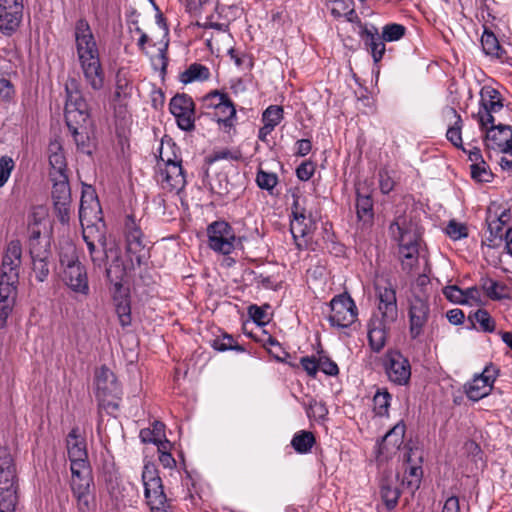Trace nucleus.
<instances>
[{"label":"nucleus","mask_w":512,"mask_h":512,"mask_svg":"<svg viewBox=\"0 0 512 512\" xmlns=\"http://www.w3.org/2000/svg\"><path fill=\"white\" fill-rule=\"evenodd\" d=\"M65 121L77 150L92 155L96 143L93 137L89 106L82 95L80 83L70 78L65 84Z\"/></svg>","instance_id":"f257e3e1"},{"label":"nucleus","mask_w":512,"mask_h":512,"mask_svg":"<svg viewBox=\"0 0 512 512\" xmlns=\"http://www.w3.org/2000/svg\"><path fill=\"white\" fill-rule=\"evenodd\" d=\"M75 41L85 81L93 90H101L104 87V71L90 25L84 18L76 22Z\"/></svg>","instance_id":"f03ea898"},{"label":"nucleus","mask_w":512,"mask_h":512,"mask_svg":"<svg viewBox=\"0 0 512 512\" xmlns=\"http://www.w3.org/2000/svg\"><path fill=\"white\" fill-rule=\"evenodd\" d=\"M389 234L398 243L402 269L410 273L419 261L420 233L417 225L400 215L390 224Z\"/></svg>","instance_id":"7ed1b4c3"},{"label":"nucleus","mask_w":512,"mask_h":512,"mask_svg":"<svg viewBox=\"0 0 512 512\" xmlns=\"http://www.w3.org/2000/svg\"><path fill=\"white\" fill-rule=\"evenodd\" d=\"M18 479L14 459L7 446H0V511H14L18 501Z\"/></svg>","instance_id":"20e7f679"},{"label":"nucleus","mask_w":512,"mask_h":512,"mask_svg":"<svg viewBox=\"0 0 512 512\" xmlns=\"http://www.w3.org/2000/svg\"><path fill=\"white\" fill-rule=\"evenodd\" d=\"M126 257L132 268L147 264L150 258V245L133 216L125 221Z\"/></svg>","instance_id":"39448f33"},{"label":"nucleus","mask_w":512,"mask_h":512,"mask_svg":"<svg viewBox=\"0 0 512 512\" xmlns=\"http://www.w3.org/2000/svg\"><path fill=\"white\" fill-rule=\"evenodd\" d=\"M69 460L71 462V488L73 494L78 500L80 509H87L89 507L90 485L92 483L91 469L88 458Z\"/></svg>","instance_id":"423d86ee"},{"label":"nucleus","mask_w":512,"mask_h":512,"mask_svg":"<svg viewBox=\"0 0 512 512\" xmlns=\"http://www.w3.org/2000/svg\"><path fill=\"white\" fill-rule=\"evenodd\" d=\"M209 247L223 255L230 254L236 247L240 238H236L231 225L226 221H215L207 227Z\"/></svg>","instance_id":"0eeeda50"},{"label":"nucleus","mask_w":512,"mask_h":512,"mask_svg":"<svg viewBox=\"0 0 512 512\" xmlns=\"http://www.w3.org/2000/svg\"><path fill=\"white\" fill-rule=\"evenodd\" d=\"M330 310L328 320L334 327L347 328L357 320L356 304L347 293L334 296L330 301Z\"/></svg>","instance_id":"6e6552de"},{"label":"nucleus","mask_w":512,"mask_h":512,"mask_svg":"<svg viewBox=\"0 0 512 512\" xmlns=\"http://www.w3.org/2000/svg\"><path fill=\"white\" fill-rule=\"evenodd\" d=\"M53 182L52 200L54 211L62 224H68L71 212V190L67 174H55L50 178Z\"/></svg>","instance_id":"1a4fd4ad"},{"label":"nucleus","mask_w":512,"mask_h":512,"mask_svg":"<svg viewBox=\"0 0 512 512\" xmlns=\"http://www.w3.org/2000/svg\"><path fill=\"white\" fill-rule=\"evenodd\" d=\"M142 482L144 485V495L147 504L151 507L165 505L170 502L164 492L162 479L153 463H147L143 467Z\"/></svg>","instance_id":"9d476101"},{"label":"nucleus","mask_w":512,"mask_h":512,"mask_svg":"<svg viewBox=\"0 0 512 512\" xmlns=\"http://www.w3.org/2000/svg\"><path fill=\"white\" fill-rule=\"evenodd\" d=\"M409 335L411 339H418L424 333V328L430 317L428 300L421 295L414 294L409 300Z\"/></svg>","instance_id":"9b49d317"},{"label":"nucleus","mask_w":512,"mask_h":512,"mask_svg":"<svg viewBox=\"0 0 512 512\" xmlns=\"http://www.w3.org/2000/svg\"><path fill=\"white\" fill-rule=\"evenodd\" d=\"M480 96V108L473 117L478 121L480 128H486L495 122L493 114L502 110L503 102L500 92L492 87H483Z\"/></svg>","instance_id":"f8f14e48"},{"label":"nucleus","mask_w":512,"mask_h":512,"mask_svg":"<svg viewBox=\"0 0 512 512\" xmlns=\"http://www.w3.org/2000/svg\"><path fill=\"white\" fill-rule=\"evenodd\" d=\"M498 373V369L490 364L484 368L482 373L476 374L473 379L464 386L468 399L477 402L488 396L493 388Z\"/></svg>","instance_id":"ddd939ff"},{"label":"nucleus","mask_w":512,"mask_h":512,"mask_svg":"<svg viewBox=\"0 0 512 512\" xmlns=\"http://www.w3.org/2000/svg\"><path fill=\"white\" fill-rule=\"evenodd\" d=\"M383 365L388 379L397 384L405 385L411 377V366L407 358L399 351L389 350L384 356Z\"/></svg>","instance_id":"4468645a"},{"label":"nucleus","mask_w":512,"mask_h":512,"mask_svg":"<svg viewBox=\"0 0 512 512\" xmlns=\"http://www.w3.org/2000/svg\"><path fill=\"white\" fill-rule=\"evenodd\" d=\"M79 220L84 227L88 226V229L92 230V226L97 223H101L102 226V209L98 197L91 186H87L83 189L80 207H79Z\"/></svg>","instance_id":"2eb2a0df"},{"label":"nucleus","mask_w":512,"mask_h":512,"mask_svg":"<svg viewBox=\"0 0 512 512\" xmlns=\"http://www.w3.org/2000/svg\"><path fill=\"white\" fill-rule=\"evenodd\" d=\"M23 0H0V31L11 36L19 28L23 18Z\"/></svg>","instance_id":"dca6fc26"},{"label":"nucleus","mask_w":512,"mask_h":512,"mask_svg":"<svg viewBox=\"0 0 512 512\" xmlns=\"http://www.w3.org/2000/svg\"><path fill=\"white\" fill-rule=\"evenodd\" d=\"M491 127L481 128L485 132L484 142L488 150H498L512 156V129L508 125L490 124Z\"/></svg>","instance_id":"f3484780"},{"label":"nucleus","mask_w":512,"mask_h":512,"mask_svg":"<svg viewBox=\"0 0 512 512\" xmlns=\"http://www.w3.org/2000/svg\"><path fill=\"white\" fill-rule=\"evenodd\" d=\"M194 108L195 104L187 94L175 95L169 103V109L176 118L177 125L184 131L194 129Z\"/></svg>","instance_id":"a211bd4d"},{"label":"nucleus","mask_w":512,"mask_h":512,"mask_svg":"<svg viewBox=\"0 0 512 512\" xmlns=\"http://www.w3.org/2000/svg\"><path fill=\"white\" fill-rule=\"evenodd\" d=\"M165 168H160L161 183L163 188L170 191L180 192L186 185V178L182 167V160L176 156L174 158H164L160 155Z\"/></svg>","instance_id":"6ab92c4d"},{"label":"nucleus","mask_w":512,"mask_h":512,"mask_svg":"<svg viewBox=\"0 0 512 512\" xmlns=\"http://www.w3.org/2000/svg\"><path fill=\"white\" fill-rule=\"evenodd\" d=\"M22 247L19 241H11L2 258L0 281L18 283Z\"/></svg>","instance_id":"aec40b11"},{"label":"nucleus","mask_w":512,"mask_h":512,"mask_svg":"<svg viewBox=\"0 0 512 512\" xmlns=\"http://www.w3.org/2000/svg\"><path fill=\"white\" fill-rule=\"evenodd\" d=\"M358 34L365 48L370 52L374 62H379L385 53L386 46L378 28L372 24L367 25L360 23Z\"/></svg>","instance_id":"412c9836"},{"label":"nucleus","mask_w":512,"mask_h":512,"mask_svg":"<svg viewBox=\"0 0 512 512\" xmlns=\"http://www.w3.org/2000/svg\"><path fill=\"white\" fill-rule=\"evenodd\" d=\"M378 303V312L380 319L387 322H395L398 317V307L396 291L391 286L376 287Z\"/></svg>","instance_id":"4be33fe9"},{"label":"nucleus","mask_w":512,"mask_h":512,"mask_svg":"<svg viewBox=\"0 0 512 512\" xmlns=\"http://www.w3.org/2000/svg\"><path fill=\"white\" fill-rule=\"evenodd\" d=\"M392 323L380 319L378 314H373L368 323V342L372 351L379 353L384 348Z\"/></svg>","instance_id":"5701e85b"},{"label":"nucleus","mask_w":512,"mask_h":512,"mask_svg":"<svg viewBox=\"0 0 512 512\" xmlns=\"http://www.w3.org/2000/svg\"><path fill=\"white\" fill-rule=\"evenodd\" d=\"M63 281L73 292L84 296L89 294L87 271L82 263L63 270Z\"/></svg>","instance_id":"b1692460"},{"label":"nucleus","mask_w":512,"mask_h":512,"mask_svg":"<svg viewBox=\"0 0 512 512\" xmlns=\"http://www.w3.org/2000/svg\"><path fill=\"white\" fill-rule=\"evenodd\" d=\"M406 426L403 421L398 422L391 428L378 443V452L380 455L388 458L400 449L404 442Z\"/></svg>","instance_id":"393cba45"},{"label":"nucleus","mask_w":512,"mask_h":512,"mask_svg":"<svg viewBox=\"0 0 512 512\" xmlns=\"http://www.w3.org/2000/svg\"><path fill=\"white\" fill-rule=\"evenodd\" d=\"M95 382L96 395H122V389L115 374L105 366L97 371Z\"/></svg>","instance_id":"a878e982"},{"label":"nucleus","mask_w":512,"mask_h":512,"mask_svg":"<svg viewBox=\"0 0 512 512\" xmlns=\"http://www.w3.org/2000/svg\"><path fill=\"white\" fill-rule=\"evenodd\" d=\"M29 253L31 257L32 274L38 282H45L50 274L51 249L41 251L34 249Z\"/></svg>","instance_id":"bb28decb"},{"label":"nucleus","mask_w":512,"mask_h":512,"mask_svg":"<svg viewBox=\"0 0 512 512\" xmlns=\"http://www.w3.org/2000/svg\"><path fill=\"white\" fill-rule=\"evenodd\" d=\"M356 214L359 221L369 223L374 217L373 199L368 189L358 186L356 188Z\"/></svg>","instance_id":"cd10ccee"},{"label":"nucleus","mask_w":512,"mask_h":512,"mask_svg":"<svg viewBox=\"0 0 512 512\" xmlns=\"http://www.w3.org/2000/svg\"><path fill=\"white\" fill-rule=\"evenodd\" d=\"M48 151L51 166L50 178L55 177V174H66L67 164L60 142L56 140L50 142Z\"/></svg>","instance_id":"c85d7f7f"},{"label":"nucleus","mask_w":512,"mask_h":512,"mask_svg":"<svg viewBox=\"0 0 512 512\" xmlns=\"http://www.w3.org/2000/svg\"><path fill=\"white\" fill-rule=\"evenodd\" d=\"M67 450L69 459L88 458L86 441L80 436L77 427L73 428L67 436Z\"/></svg>","instance_id":"c756f323"},{"label":"nucleus","mask_w":512,"mask_h":512,"mask_svg":"<svg viewBox=\"0 0 512 512\" xmlns=\"http://www.w3.org/2000/svg\"><path fill=\"white\" fill-rule=\"evenodd\" d=\"M202 101L206 108H214L215 110L219 108L231 109V111H228L230 115H236L235 106L226 93L214 90L205 95Z\"/></svg>","instance_id":"7c9ffc66"},{"label":"nucleus","mask_w":512,"mask_h":512,"mask_svg":"<svg viewBox=\"0 0 512 512\" xmlns=\"http://www.w3.org/2000/svg\"><path fill=\"white\" fill-rule=\"evenodd\" d=\"M316 228V223L313 219L311 211L308 215H304V219L301 218L291 221L290 231L295 241L298 238H305L310 235Z\"/></svg>","instance_id":"2f4dec72"},{"label":"nucleus","mask_w":512,"mask_h":512,"mask_svg":"<svg viewBox=\"0 0 512 512\" xmlns=\"http://www.w3.org/2000/svg\"><path fill=\"white\" fill-rule=\"evenodd\" d=\"M481 45L483 52L490 57L497 58L503 61L505 51L500 46L497 37L493 32L485 30L481 36Z\"/></svg>","instance_id":"473e14b6"},{"label":"nucleus","mask_w":512,"mask_h":512,"mask_svg":"<svg viewBox=\"0 0 512 512\" xmlns=\"http://www.w3.org/2000/svg\"><path fill=\"white\" fill-rule=\"evenodd\" d=\"M380 495L387 509H394L400 497L399 489L393 485L389 478H384L380 483Z\"/></svg>","instance_id":"72a5a7b5"},{"label":"nucleus","mask_w":512,"mask_h":512,"mask_svg":"<svg viewBox=\"0 0 512 512\" xmlns=\"http://www.w3.org/2000/svg\"><path fill=\"white\" fill-rule=\"evenodd\" d=\"M210 77L209 68L199 63L191 64L185 71L180 74V81L184 84L194 81H205Z\"/></svg>","instance_id":"f704fd0d"},{"label":"nucleus","mask_w":512,"mask_h":512,"mask_svg":"<svg viewBox=\"0 0 512 512\" xmlns=\"http://www.w3.org/2000/svg\"><path fill=\"white\" fill-rule=\"evenodd\" d=\"M447 114L452 115L456 120H455L454 124L448 128L446 137L455 147L461 148L464 152H466V150L463 147V142H462V134H461L462 119H461V116L452 107H449L447 109Z\"/></svg>","instance_id":"c9c22d12"},{"label":"nucleus","mask_w":512,"mask_h":512,"mask_svg":"<svg viewBox=\"0 0 512 512\" xmlns=\"http://www.w3.org/2000/svg\"><path fill=\"white\" fill-rule=\"evenodd\" d=\"M422 476L423 471L420 466H410L404 473L402 486L406 488L411 495H414L415 491L420 487Z\"/></svg>","instance_id":"e433bc0d"},{"label":"nucleus","mask_w":512,"mask_h":512,"mask_svg":"<svg viewBox=\"0 0 512 512\" xmlns=\"http://www.w3.org/2000/svg\"><path fill=\"white\" fill-rule=\"evenodd\" d=\"M315 443V437L312 432L300 431L296 433L291 441L292 447L300 454L308 453Z\"/></svg>","instance_id":"4c0bfd02"},{"label":"nucleus","mask_w":512,"mask_h":512,"mask_svg":"<svg viewBox=\"0 0 512 512\" xmlns=\"http://www.w3.org/2000/svg\"><path fill=\"white\" fill-rule=\"evenodd\" d=\"M211 346L215 350L220 351V352H225V351H229V350H233V351L240 352V353L245 352V348L243 346L239 345L235 341V339L227 333H224V334L214 338L211 341Z\"/></svg>","instance_id":"58836bf2"},{"label":"nucleus","mask_w":512,"mask_h":512,"mask_svg":"<svg viewBox=\"0 0 512 512\" xmlns=\"http://www.w3.org/2000/svg\"><path fill=\"white\" fill-rule=\"evenodd\" d=\"M139 437L143 443L159 442L160 438L165 437V424L160 421H154L152 429H141Z\"/></svg>","instance_id":"ea45409f"},{"label":"nucleus","mask_w":512,"mask_h":512,"mask_svg":"<svg viewBox=\"0 0 512 512\" xmlns=\"http://www.w3.org/2000/svg\"><path fill=\"white\" fill-rule=\"evenodd\" d=\"M115 301V312L118 316L119 323L122 327L131 325V306L128 298H114Z\"/></svg>","instance_id":"a19ab883"},{"label":"nucleus","mask_w":512,"mask_h":512,"mask_svg":"<svg viewBox=\"0 0 512 512\" xmlns=\"http://www.w3.org/2000/svg\"><path fill=\"white\" fill-rule=\"evenodd\" d=\"M468 320L472 326H475V322H477L483 332L491 333L495 330V321L484 309H478L473 315H469Z\"/></svg>","instance_id":"79ce46f5"},{"label":"nucleus","mask_w":512,"mask_h":512,"mask_svg":"<svg viewBox=\"0 0 512 512\" xmlns=\"http://www.w3.org/2000/svg\"><path fill=\"white\" fill-rule=\"evenodd\" d=\"M391 395L386 389H379L373 397V409L376 415L385 416L388 414Z\"/></svg>","instance_id":"37998d69"},{"label":"nucleus","mask_w":512,"mask_h":512,"mask_svg":"<svg viewBox=\"0 0 512 512\" xmlns=\"http://www.w3.org/2000/svg\"><path fill=\"white\" fill-rule=\"evenodd\" d=\"M481 287L490 299L499 300L505 296L506 286L498 281L482 279Z\"/></svg>","instance_id":"c03bdc74"},{"label":"nucleus","mask_w":512,"mask_h":512,"mask_svg":"<svg viewBox=\"0 0 512 512\" xmlns=\"http://www.w3.org/2000/svg\"><path fill=\"white\" fill-rule=\"evenodd\" d=\"M97 244L100 248H97L96 252L90 254V257L95 266L101 267L105 259L108 258V252L112 250L107 248V240L103 232H98Z\"/></svg>","instance_id":"a18cd8bd"},{"label":"nucleus","mask_w":512,"mask_h":512,"mask_svg":"<svg viewBox=\"0 0 512 512\" xmlns=\"http://www.w3.org/2000/svg\"><path fill=\"white\" fill-rule=\"evenodd\" d=\"M470 169L471 177L477 182L488 183L493 179V173L484 160H481L479 163H472Z\"/></svg>","instance_id":"49530a36"},{"label":"nucleus","mask_w":512,"mask_h":512,"mask_svg":"<svg viewBox=\"0 0 512 512\" xmlns=\"http://www.w3.org/2000/svg\"><path fill=\"white\" fill-rule=\"evenodd\" d=\"M283 108L278 105H270L262 114V121L265 125L275 128L283 119Z\"/></svg>","instance_id":"de8ad7c7"},{"label":"nucleus","mask_w":512,"mask_h":512,"mask_svg":"<svg viewBox=\"0 0 512 512\" xmlns=\"http://www.w3.org/2000/svg\"><path fill=\"white\" fill-rule=\"evenodd\" d=\"M16 88L10 78H0V102L11 104L15 102Z\"/></svg>","instance_id":"09e8293b"},{"label":"nucleus","mask_w":512,"mask_h":512,"mask_svg":"<svg viewBox=\"0 0 512 512\" xmlns=\"http://www.w3.org/2000/svg\"><path fill=\"white\" fill-rule=\"evenodd\" d=\"M406 32L405 26L398 23H390L383 27L380 34L384 41L393 42L401 39Z\"/></svg>","instance_id":"8fccbe9b"},{"label":"nucleus","mask_w":512,"mask_h":512,"mask_svg":"<svg viewBox=\"0 0 512 512\" xmlns=\"http://www.w3.org/2000/svg\"><path fill=\"white\" fill-rule=\"evenodd\" d=\"M256 183L260 189L271 192L278 183V177L275 173L259 169L256 174Z\"/></svg>","instance_id":"3c124183"},{"label":"nucleus","mask_w":512,"mask_h":512,"mask_svg":"<svg viewBox=\"0 0 512 512\" xmlns=\"http://www.w3.org/2000/svg\"><path fill=\"white\" fill-rule=\"evenodd\" d=\"M126 275L125 266H108L106 268L107 280L119 291L122 288V281Z\"/></svg>","instance_id":"603ef678"},{"label":"nucleus","mask_w":512,"mask_h":512,"mask_svg":"<svg viewBox=\"0 0 512 512\" xmlns=\"http://www.w3.org/2000/svg\"><path fill=\"white\" fill-rule=\"evenodd\" d=\"M269 346V354L278 362H286L289 357V353L286 352L280 345V343L273 337L269 336L265 346Z\"/></svg>","instance_id":"864d4df0"},{"label":"nucleus","mask_w":512,"mask_h":512,"mask_svg":"<svg viewBox=\"0 0 512 512\" xmlns=\"http://www.w3.org/2000/svg\"><path fill=\"white\" fill-rule=\"evenodd\" d=\"M220 160H231V161H241L242 160V153L239 149H221L218 151H214L209 161L216 162Z\"/></svg>","instance_id":"5fc2aeb1"},{"label":"nucleus","mask_w":512,"mask_h":512,"mask_svg":"<svg viewBox=\"0 0 512 512\" xmlns=\"http://www.w3.org/2000/svg\"><path fill=\"white\" fill-rule=\"evenodd\" d=\"M97 398L99 401V407L106 410L107 413L113 414L115 411L118 410L121 395H97Z\"/></svg>","instance_id":"6e6d98bb"},{"label":"nucleus","mask_w":512,"mask_h":512,"mask_svg":"<svg viewBox=\"0 0 512 512\" xmlns=\"http://www.w3.org/2000/svg\"><path fill=\"white\" fill-rule=\"evenodd\" d=\"M29 252L34 249L47 250L50 249V241L48 239L41 238L40 230L32 229L29 237Z\"/></svg>","instance_id":"4d7b16f0"},{"label":"nucleus","mask_w":512,"mask_h":512,"mask_svg":"<svg viewBox=\"0 0 512 512\" xmlns=\"http://www.w3.org/2000/svg\"><path fill=\"white\" fill-rule=\"evenodd\" d=\"M443 294L450 302L457 304H465L464 290L460 289L456 285H449L444 287Z\"/></svg>","instance_id":"13d9d810"},{"label":"nucleus","mask_w":512,"mask_h":512,"mask_svg":"<svg viewBox=\"0 0 512 512\" xmlns=\"http://www.w3.org/2000/svg\"><path fill=\"white\" fill-rule=\"evenodd\" d=\"M167 50H168V40L163 43V45L159 48V53L157 56L152 58V65L155 69H160L162 74L166 72L167 65H168V57H167Z\"/></svg>","instance_id":"bf43d9fd"},{"label":"nucleus","mask_w":512,"mask_h":512,"mask_svg":"<svg viewBox=\"0 0 512 512\" xmlns=\"http://www.w3.org/2000/svg\"><path fill=\"white\" fill-rule=\"evenodd\" d=\"M291 213L293 217L292 220L299 218L303 220L304 215H308L309 211L306 210L304 197L293 194V204L291 207Z\"/></svg>","instance_id":"052dcab7"},{"label":"nucleus","mask_w":512,"mask_h":512,"mask_svg":"<svg viewBox=\"0 0 512 512\" xmlns=\"http://www.w3.org/2000/svg\"><path fill=\"white\" fill-rule=\"evenodd\" d=\"M319 370L329 376H336L339 373L337 364L326 355L318 357Z\"/></svg>","instance_id":"680f3d73"},{"label":"nucleus","mask_w":512,"mask_h":512,"mask_svg":"<svg viewBox=\"0 0 512 512\" xmlns=\"http://www.w3.org/2000/svg\"><path fill=\"white\" fill-rule=\"evenodd\" d=\"M13 168L14 162L12 158L7 156L0 158V187H2L7 182Z\"/></svg>","instance_id":"e2e57ef3"},{"label":"nucleus","mask_w":512,"mask_h":512,"mask_svg":"<svg viewBox=\"0 0 512 512\" xmlns=\"http://www.w3.org/2000/svg\"><path fill=\"white\" fill-rule=\"evenodd\" d=\"M80 263L81 262L76 255V250L74 247H70L66 252H62L60 254V264L63 270H67L69 267L76 266Z\"/></svg>","instance_id":"0e129e2a"},{"label":"nucleus","mask_w":512,"mask_h":512,"mask_svg":"<svg viewBox=\"0 0 512 512\" xmlns=\"http://www.w3.org/2000/svg\"><path fill=\"white\" fill-rule=\"evenodd\" d=\"M446 232L453 240H458L468 235L466 226L453 220L447 225Z\"/></svg>","instance_id":"69168bd1"},{"label":"nucleus","mask_w":512,"mask_h":512,"mask_svg":"<svg viewBox=\"0 0 512 512\" xmlns=\"http://www.w3.org/2000/svg\"><path fill=\"white\" fill-rule=\"evenodd\" d=\"M328 413V410L324 403L318 402L312 399L309 402V406L307 408L308 417H314L318 419H323Z\"/></svg>","instance_id":"338daca9"},{"label":"nucleus","mask_w":512,"mask_h":512,"mask_svg":"<svg viewBox=\"0 0 512 512\" xmlns=\"http://www.w3.org/2000/svg\"><path fill=\"white\" fill-rule=\"evenodd\" d=\"M300 363H301L302 368L306 371V373L310 377H313V378L316 377V374L319 371L318 358H316L314 356L302 357L300 359Z\"/></svg>","instance_id":"774afa93"}]
</instances>
